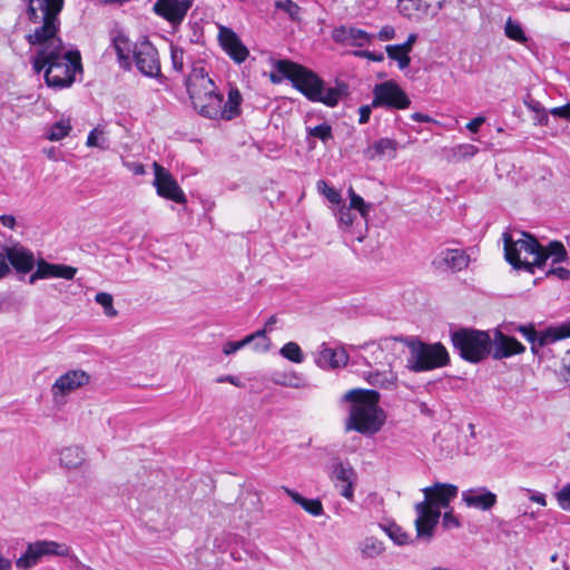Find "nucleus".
Returning a JSON list of instances; mask_svg holds the SVG:
<instances>
[{
	"label": "nucleus",
	"mask_w": 570,
	"mask_h": 570,
	"mask_svg": "<svg viewBox=\"0 0 570 570\" xmlns=\"http://www.w3.org/2000/svg\"><path fill=\"white\" fill-rule=\"evenodd\" d=\"M193 0H156L154 12L173 26H179L185 19Z\"/></svg>",
	"instance_id": "nucleus-15"
},
{
	"label": "nucleus",
	"mask_w": 570,
	"mask_h": 570,
	"mask_svg": "<svg viewBox=\"0 0 570 570\" xmlns=\"http://www.w3.org/2000/svg\"><path fill=\"white\" fill-rule=\"evenodd\" d=\"M32 67L37 73L45 71L46 83L55 89L70 87L75 81L77 71H81V58L77 50L58 49L52 51H37L32 59Z\"/></svg>",
	"instance_id": "nucleus-4"
},
{
	"label": "nucleus",
	"mask_w": 570,
	"mask_h": 570,
	"mask_svg": "<svg viewBox=\"0 0 570 570\" xmlns=\"http://www.w3.org/2000/svg\"><path fill=\"white\" fill-rule=\"evenodd\" d=\"M350 403L345 431H356L363 435L377 433L385 423L384 411L379 406L380 394L375 390L353 389L342 396Z\"/></svg>",
	"instance_id": "nucleus-2"
},
{
	"label": "nucleus",
	"mask_w": 570,
	"mask_h": 570,
	"mask_svg": "<svg viewBox=\"0 0 570 570\" xmlns=\"http://www.w3.org/2000/svg\"><path fill=\"white\" fill-rule=\"evenodd\" d=\"M469 264V256L462 249L445 248L441 250L433 261L438 268H449L452 271H462Z\"/></svg>",
	"instance_id": "nucleus-22"
},
{
	"label": "nucleus",
	"mask_w": 570,
	"mask_h": 570,
	"mask_svg": "<svg viewBox=\"0 0 570 570\" xmlns=\"http://www.w3.org/2000/svg\"><path fill=\"white\" fill-rule=\"evenodd\" d=\"M397 149V142L390 138H381L374 141L366 150L365 155L368 159H374L381 156L394 157Z\"/></svg>",
	"instance_id": "nucleus-29"
},
{
	"label": "nucleus",
	"mask_w": 570,
	"mask_h": 570,
	"mask_svg": "<svg viewBox=\"0 0 570 570\" xmlns=\"http://www.w3.org/2000/svg\"><path fill=\"white\" fill-rule=\"evenodd\" d=\"M65 0H42L38 19L29 20L37 24L32 32L26 36L30 46H39L38 51H55L63 49L65 45L58 36L60 30L59 14L62 11Z\"/></svg>",
	"instance_id": "nucleus-5"
},
{
	"label": "nucleus",
	"mask_w": 570,
	"mask_h": 570,
	"mask_svg": "<svg viewBox=\"0 0 570 570\" xmlns=\"http://www.w3.org/2000/svg\"><path fill=\"white\" fill-rule=\"evenodd\" d=\"M338 223L340 227L343 229H348L352 227L356 215L352 213V209L348 208L346 205L342 204L340 205L338 212H337Z\"/></svg>",
	"instance_id": "nucleus-46"
},
{
	"label": "nucleus",
	"mask_w": 570,
	"mask_h": 570,
	"mask_svg": "<svg viewBox=\"0 0 570 570\" xmlns=\"http://www.w3.org/2000/svg\"><path fill=\"white\" fill-rule=\"evenodd\" d=\"M373 107L406 109L411 105L406 92L393 80L376 83L373 88Z\"/></svg>",
	"instance_id": "nucleus-10"
},
{
	"label": "nucleus",
	"mask_w": 570,
	"mask_h": 570,
	"mask_svg": "<svg viewBox=\"0 0 570 570\" xmlns=\"http://www.w3.org/2000/svg\"><path fill=\"white\" fill-rule=\"evenodd\" d=\"M373 108L374 107L372 106V102L370 105H364V106L360 107V109H358V114H360L358 122L360 124L364 125L370 120L371 112H372Z\"/></svg>",
	"instance_id": "nucleus-59"
},
{
	"label": "nucleus",
	"mask_w": 570,
	"mask_h": 570,
	"mask_svg": "<svg viewBox=\"0 0 570 570\" xmlns=\"http://www.w3.org/2000/svg\"><path fill=\"white\" fill-rule=\"evenodd\" d=\"M223 95L218 91L203 97L202 102L193 104L195 110L205 118L218 119V112H222Z\"/></svg>",
	"instance_id": "nucleus-26"
},
{
	"label": "nucleus",
	"mask_w": 570,
	"mask_h": 570,
	"mask_svg": "<svg viewBox=\"0 0 570 570\" xmlns=\"http://www.w3.org/2000/svg\"><path fill=\"white\" fill-rule=\"evenodd\" d=\"M517 332L522 334L530 343H531V351L533 353H537V347H543L544 345L540 344V340L543 335V331L541 333H538L534 328L533 324H527V325H519L514 328Z\"/></svg>",
	"instance_id": "nucleus-40"
},
{
	"label": "nucleus",
	"mask_w": 570,
	"mask_h": 570,
	"mask_svg": "<svg viewBox=\"0 0 570 570\" xmlns=\"http://www.w3.org/2000/svg\"><path fill=\"white\" fill-rule=\"evenodd\" d=\"M374 38V33H368L355 27L341 26L333 31V39L336 42H343L356 47L370 45Z\"/></svg>",
	"instance_id": "nucleus-20"
},
{
	"label": "nucleus",
	"mask_w": 570,
	"mask_h": 570,
	"mask_svg": "<svg viewBox=\"0 0 570 570\" xmlns=\"http://www.w3.org/2000/svg\"><path fill=\"white\" fill-rule=\"evenodd\" d=\"M137 69L145 76L156 78L160 75V61L155 46L144 39L137 42L132 49Z\"/></svg>",
	"instance_id": "nucleus-11"
},
{
	"label": "nucleus",
	"mask_w": 570,
	"mask_h": 570,
	"mask_svg": "<svg viewBox=\"0 0 570 570\" xmlns=\"http://www.w3.org/2000/svg\"><path fill=\"white\" fill-rule=\"evenodd\" d=\"M281 355L293 362V363H302L304 361V354L299 345L295 342H288L283 345V347L279 351Z\"/></svg>",
	"instance_id": "nucleus-41"
},
{
	"label": "nucleus",
	"mask_w": 570,
	"mask_h": 570,
	"mask_svg": "<svg viewBox=\"0 0 570 570\" xmlns=\"http://www.w3.org/2000/svg\"><path fill=\"white\" fill-rule=\"evenodd\" d=\"M60 462L68 469H75L83 462V453L78 446H68L61 451Z\"/></svg>",
	"instance_id": "nucleus-35"
},
{
	"label": "nucleus",
	"mask_w": 570,
	"mask_h": 570,
	"mask_svg": "<svg viewBox=\"0 0 570 570\" xmlns=\"http://www.w3.org/2000/svg\"><path fill=\"white\" fill-rule=\"evenodd\" d=\"M318 191L326 197V199L335 205H342V196L334 187L328 186L325 180L317 181Z\"/></svg>",
	"instance_id": "nucleus-45"
},
{
	"label": "nucleus",
	"mask_w": 570,
	"mask_h": 570,
	"mask_svg": "<svg viewBox=\"0 0 570 570\" xmlns=\"http://www.w3.org/2000/svg\"><path fill=\"white\" fill-rule=\"evenodd\" d=\"M416 39H417V36L415 33H410L405 42H403L401 45H396V46L401 50H403L404 52H406L409 55V52L412 50V47L415 43Z\"/></svg>",
	"instance_id": "nucleus-60"
},
{
	"label": "nucleus",
	"mask_w": 570,
	"mask_h": 570,
	"mask_svg": "<svg viewBox=\"0 0 570 570\" xmlns=\"http://www.w3.org/2000/svg\"><path fill=\"white\" fill-rule=\"evenodd\" d=\"M90 382V375L82 370H71L60 375L51 386L55 403H63L65 397Z\"/></svg>",
	"instance_id": "nucleus-12"
},
{
	"label": "nucleus",
	"mask_w": 570,
	"mask_h": 570,
	"mask_svg": "<svg viewBox=\"0 0 570 570\" xmlns=\"http://www.w3.org/2000/svg\"><path fill=\"white\" fill-rule=\"evenodd\" d=\"M454 350L466 362L480 363L490 356L492 338L485 331L459 328L451 333Z\"/></svg>",
	"instance_id": "nucleus-8"
},
{
	"label": "nucleus",
	"mask_w": 570,
	"mask_h": 570,
	"mask_svg": "<svg viewBox=\"0 0 570 570\" xmlns=\"http://www.w3.org/2000/svg\"><path fill=\"white\" fill-rule=\"evenodd\" d=\"M71 125L69 120H59L52 124L46 134V138L51 141H58L69 135Z\"/></svg>",
	"instance_id": "nucleus-38"
},
{
	"label": "nucleus",
	"mask_w": 570,
	"mask_h": 570,
	"mask_svg": "<svg viewBox=\"0 0 570 570\" xmlns=\"http://www.w3.org/2000/svg\"><path fill=\"white\" fill-rule=\"evenodd\" d=\"M389 537L399 546L411 542L410 535L397 525H392L389 529Z\"/></svg>",
	"instance_id": "nucleus-50"
},
{
	"label": "nucleus",
	"mask_w": 570,
	"mask_h": 570,
	"mask_svg": "<svg viewBox=\"0 0 570 570\" xmlns=\"http://www.w3.org/2000/svg\"><path fill=\"white\" fill-rule=\"evenodd\" d=\"M112 46L117 53L119 62L121 65L129 63L131 47L128 37L119 32L117 36L112 38Z\"/></svg>",
	"instance_id": "nucleus-34"
},
{
	"label": "nucleus",
	"mask_w": 570,
	"mask_h": 570,
	"mask_svg": "<svg viewBox=\"0 0 570 570\" xmlns=\"http://www.w3.org/2000/svg\"><path fill=\"white\" fill-rule=\"evenodd\" d=\"M485 121V118L484 117H475L473 118L471 121H469L466 124V129L472 131V132H476L480 128V126Z\"/></svg>",
	"instance_id": "nucleus-62"
},
{
	"label": "nucleus",
	"mask_w": 570,
	"mask_h": 570,
	"mask_svg": "<svg viewBox=\"0 0 570 570\" xmlns=\"http://www.w3.org/2000/svg\"><path fill=\"white\" fill-rule=\"evenodd\" d=\"M492 338V350L490 355L493 360L509 358L525 352V346L515 337L509 336L495 330Z\"/></svg>",
	"instance_id": "nucleus-16"
},
{
	"label": "nucleus",
	"mask_w": 570,
	"mask_h": 570,
	"mask_svg": "<svg viewBox=\"0 0 570 570\" xmlns=\"http://www.w3.org/2000/svg\"><path fill=\"white\" fill-rule=\"evenodd\" d=\"M184 53L185 52L183 48L177 46L170 47L173 68L178 72H181L184 70Z\"/></svg>",
	"instance_id": "nucleus-51"
},
{
	"label": "nucleus",
	"mask_w": 570,
	"mask_h": 570,
	"mask_svg": "<svg viewBox=\"0 0 570 570\" xmlns=\"http://www.w3.org/2000/svg\"><path fill=\"white\" fill-rule=\"evenodd\" d=\"M308 136L318 138L323 142H327L333 139L332 127L327 122H322L315 127L307 128Z\"/></svg>",
	"instance_id": "nucleus-44"
},
{
	"label": "nucleus",
	"mask_w": 570,
	"mask_h": 570,
	"mask_svg": "<svg viewBox=\"0 0 570 570\" xmlns=\"http://www.w3.org/2000/svg\"><path fill=\"white\" fill-rule=\"evenodd\" d=\"M45 269L47 278H63L72 279L77 274V268L63 265V264H51L45 261Z\"/></svg>",
	"instance_id": "nucleus-33"
},
{
	"label": "nucleus",
	"mask_w": 570,
	"mask_h": 570,
	"mask_svg": "<svg viewBox=\"0 0 570 570\" xmlns=\"http://www.w3.org/2000/svg\"><path fill=\"white\" fill-rule=\"evenodd\" d=\"M566 337H570V320L559 326H550L546 328L540 340V344L549 345Z\"/></svg>",
	"instance_id": "nucleus-31"
},
{
	"label": "nucleus",
	"mask_w": 570,
	"mask_h": 570,
	"mask_svg": "<svg viewBox=\"0 0 570 570\" xmlns=\"http://www.w3.org/2000/svg\"><path fill=\"white\" fill-rule=\"evenodd\" d=\"M261 338L262 345H254L253 348L257 352H267L271 347V340L266 336V330H258L247 336H245L243 340L237 342H226L223 346V353L225 355H230L239 351L240 348L247 346L248 344L253 343L254 340Z\"/></svg>",
	"instance_id": "nucleus-24"
},
{
	"label": "nucleus",
	"mask_w": 570,
	"mask_h": 570,
	"mask_svg": "<svg viewBox=\"0 0 570 570\" xmlns=\"http://www.w3.org/2000/svg\"><path fill=\"white\" fill-rule=\"evenodd\" d=\"M102 135V131H100L98 128H95L92 129L88 137H87V142L86 145L88 147H100V148H105V146L99 142V136Z\"/></svg>",
	"instance_id": "nucleus-54"
},
{
	"label": "nucleus",
	"mask_w": 570,
	"mask_h": 570,
	"mask_svg": "<svg viewBox=\"0 0 570 570\" xmlns=\"http://www.w3.org/2000/svg\"><path fill=\"white\" fill-rule=\"evenodd\" d=\"M348 362V355L344 348H331L322 345L316 363L322 368H337L345 366Z\"/></svg>",
	"instance_id": "nucleus-25"
},
{
	"label": "nucleus",
	"mask_w": 570,
	"mask_h": 570,
	"mask_svg": "<svg viewBox=\"0 0 570 570\" xmlns=\"http://www.w3.org/2000/svg\"><path fill=\"white\" fill-rule=\"evenodd\" d=\"M237 504L242 510L239 518L245 519L246 522L256 520L262 511L261 497L253 490L243 491L237 499Z\"/></svg>",
	"instance_id": "nucleus-21"
},
{
	"label": "nucleus",
	"mask_w": 570,
	"mask_h": 570,
	"mask_svg": "<svg viewBox=\"0 0 570 570\" xmlns=\"http://www.w3.org/2000/svg\"><path fill=\"white\" fill-rule=\"evenodd\" d=\"M276 9L286 12L291 19H298L301 8L293 0H278L275 3Z\"/></svg>",
	"instance_id": "nucleus-47"
},
{
	"label": "nucleus",
	"mask_w": 570,
	"mask_h": 570,
	"mask_svg": "<svg viewBox=\"0 0 570 570\" xmlns=\"http://www.w3.org/2000/svg\"><path fill=\"white\" fill-rule=\"evenodd\" d=\"M356 56L367 58L368 60L381 62L384 60V55L382 52L362 50L355 52Z\"/></svg>",
	"instance_id": "nucleus-56"
},
{
	"label": "nucleus",
	"mask_w": 570,
	"mask_h": 570,
	"mask_svg": "<svg viewBox=\"0 0 570 570\" xmlns=\"http://www.w3.org/2000/svg\"><path fill=\"white\" fill-rule=\"evenodd\" d=\"M27 2V16L29 20L38 19V13H40V8L42 4V0H24Z\"/></svg>",
	"instance_id": "nucleus-52"
},
{
	"label": "nucleus",
	"mask_w": 570,
	"mask_h": 570,
	"mask_svg": "<svg viewBox=\"0 0 570 570\" xmlns=\"http://www.w3.org/2000/svg\"><path fill=\"white\" fill-rule=\"evenodd\" d=\"M45 259H40L37 263V269L30 275L29 283L33 284L38 279H46Z\"/></svg>",
	"instance_id": "nucleus-53"
},
{
	"label": "nucleus",
	"mask_w": 570,
	"mask_h": 570,
	"mask_svg": "<svg viewBox=\"0 0 570 570\" xmlns=\"http://www.w3.org/2000/svg\"><path fill=\"white\" fill-rule=\"evenodd\" d=\"M424 500L415 504L416 519L414 521L416 538L429 542L439 523L441 510L449 507L456 498L459 489L450 483L435 482L422 490Z\"/></svg>",
	"instance_id": "nucleus-3"
},
{
	"label": "nucleus",
	"mask_w": 570,
	"mask_h": 570,
	"mask_svg": "<svg viewBox=\"0 0 570 570\" xmlns=\"http://www.w3.org/2000/svg\"><path fill=\"white\" fill-rule=\"evenodd\" d=\"M562 368L566 376V381L570 383V352L562 360Z\"/></svg>",
	"instance_id": "nucleus-64"
},
{
	"label": "nucleus",
	"mask_w": 570,
	"mask_h": 570,
	"mask_svg": "<svg viewBox=\"0 0 570 570\" xmlns=\"http://www.w3.org/2000/svg\"><path fill=\"white\" fill-rule=\"evenodd\" d=\"M568 247L559 240H552L547 247L542 246V265L551 257L553 263H562L568 259Z\"/></svg>",
	"instance_id": "nucleus-30"
},
{
	"label": "nucleus",
	"mask_w": 570,
	"mask_h": 570,
	"mask_svg": "<svg viewBox=\"0 0 570 570\" xmlns=\"http://www.w3.org/2000/svg\"><path fill=\"white\" fill-rule=\"evenodd\" d=\"M243 97L237 88H230L228 91L227 101L222 102V112H218V119L232 120L238 117L242 112L240 105Z\"/></svg>",
	"instance_id": "nucleus-27"
},
{
	"label": "nucleus",
	"mask_w": 570,
	"mask_h": 570,
	"mask_svg": "<svg viewBox=\"0 0 570 570\" xmlns=\"http://www.w3.org/2000/svg\"><path fill=\"white\" fill-rule=\"evenodd\" d=\"M381 41L392 40L395 37V30L392 26H384L376 36Z\"/></svg>",
	"instance_id": "nucleus-58"
},
{
	"label": "nucleus",
	"mask_w": 570,
	"mask_h": 570,
	"mask_svg": "<svg viewBox=\"0 0 570 570\" xmlns=\"http://www.w3.org/2000/svg\"><path fill=\"white\" fill-rule=\"evenodd\" d=\"M274 67L277 72L288 79L293 87L309 101L335 107L342 97L346 95V86L344 83L325 88L324 81L314 71L291 60H277Z\"/></svg>",
	"instance_id": "nucleus-1"
},
{
	"label": "nucleus",
	"mask_w": 570,
	"mask_h": 570,
	"mask_svg": "<svg viewBox=\"0 0 570 570\" xmlns=\"http://www.w3.org/2000/svg\"><path fill=\"white\" fill-rule=\"evenodd\" d=\"M550 114L554 117L570 119V104H566L560 107H554L550 110Z\"/></svg>",
	"instance_id": "nucleus-57"
},
{
	"label": "nucleus",
	"mask_w": 570,
	"mask_h": 570,
	"mask_svg": "<svg viewBox=\"0 0 570 570\" xmlns=\"http://www.w3.org/2000/svg\"><path fill=\"white\" fill-rule=\"evenodd\" d=\"M348 196L350 206L347 207L351 208L352 210H357L361 217L366 222L370 216L372 205L365 203L364 199L360 195H357L352 187L348 188Z\"/></svg>",
	"instance_id": "nucleus-37"
},
{
	"label": "nucleus",
	"mask_w": 570,
	"mask_h": 570,
	"mask_svg": "<svg viewBox=\"0 0 570 570\" xmlns=\"http://www.w3.org/2000/svg\"><path fill=\"white\" fill-rule=\"evenodd\" d=\"M70 552V547L63 542L37 540L28 544L26 552L16 560V567L19 570H29L43 557H68Z\"/></svg>",
	"instance_id": "nucleus-9"
},
{
	"label": "nucleus",
	"mask_w": 570,
	"mask_h": 570,
	"mask_svg": "<svg viewBox=\"0 0 570 570\" xmlns=\"http://www.w3.org/2000/svg\"><path fill=\"white\" fill-rule=\"evenodd\" d=\"M218 40L222 48L235 62L242 63L248 57V49L233 29L219 27Z\"/></svg>",
	"instance_id": "nucleus-18"
},
{
	"label": "nucleus",
	"mask_w": 570,
	"mask_h": 570,
	"mask_svg": "<svg viewBox=\"0 0 570 570\" xmlns=\"http://www.w3.org/2000/svg\"><path fill=\"white\" fill-rule=\"evenodd\" d=\"M95 302L104 308V314L114 318L118 316V311L114 307V297L111 294L106 292H99L95 296Z\"/></svg>",
	"instance_id": "nucleus-42"
},
{
	"label": "nucleus",
	"mask_w": 570,
	"mask_h": 570,
	"mask_svg": "<svg viewBox=\"0 0 570 570\" xmlns=\"http://www.w3.org/2000/svg\"><path fill=\"white\" fill-rule=\"evenodd\" d=\"M502 237L505 259L515 269L533 273V266H542V246L530 233L505 232Z\"/></svg>",
	"instance_id": "nucleus-6"
},
{
	"label": "nucleus",
	"mask_w": 570,
	"mask_h": 570,
	"mask_svg": "<svg viewBox=\"0 0 570 570\" xmlns=\"http://www.w3.org/2000/svg\"><path fill=\"white\" fill-rule=\"evenodd\" d=\"M556 499L562 510L570 512V483L564 484L556 493Z\"/></svg>",
	"instance_id": "nucleus-49"
},
{
	"label": "nucleus",
	"mask_w": 570,
	"mask_h": 570,
	"mask_svg": "<svg viewBox=\"0 0 570 570\" xmlns=\"http://www.w3.org/2000/svg\"><path fill=\"white\" fill-rule=\"evenodd\" d=\"M443 525L445 528H458L460 527V522L451 512H445L443 515Z\"/></svg>",
	"instance_id": "nucleus-61"
},
{
	"label": "nucleus",
	"mask_w": 570,
	"mask_h": 570,
	"mask_svg": "<svg viewBox=\"0 0 570 570\" xmlns=\"http://www.w3.org/2000/svg\"><path fill=\"white\" fill-rule=\"evenodd\" d=\"M282 489L296 504L301 505L307 513L314 517L323 514V504L318 499H306L298 492L287 487H282Z\"/></svg>",
	"instance_id": "nucleus-28"
},
{
	"label": "nucleus",
	"mask_w": 570,
	"mask_h": 570,
	"mask_svg": "<svg viewBox=\"0 0 570 570\" xmlns=\"http://www.w3.org/2000/svg\"><path fill=\"white\" fill-rule=\"evenodd\" d=\"M462 501L469 508L488 511L497 504V494L484 487H480L463 491Z\"/></svg>",
	"instance_id": "nucleus-19"
},
{
	"label": "nucleus",
	"mask_w": 570,
	"mask_h": 570,
	"mask_svg": "<svg viewBox=\"0 0 570 570\" xmlns=\"http://www.w3.org/2000/svg\"><path fill=\"white\" fill-rule=\"evenodd\" d=\"M6 257L13 268L22 274L29 273L35 266V256L32 252L22 246L7 247Z\"/></svg>",
	"instance_id": "nucleus-23"
},
{
	"label": "nucleus",
	"mask_w": 570,
	"mask_h": 570,
	"mask_svg": "<svg viewBox=\"0 0 570 570\" xmlns=\"http://www.w3.org/2000/svg\"><path fill=\"white\" fill-rule=\"evenodd\" d=\"M385 51L390 59L397 61V66L401 70H404L410 66V56L403 50H401L396 45L386 46Z\"/></svg>",
	"instance_id": "nucleus-43"
},
{
	"label": "nucleus",
	"mask_w": 570,
	"mask_h": 570,
	"mask_svg": "<svg viewBox=\"0 0 570 570\" xmlns=\"http://www.w3.org/2000/svg\"><path fill=\"white\" fill-rule=\"evenodd\" d=\"M332 479L340 494L345 499L353 501L354 487L356 483V472L350 463L336 462L333 465Z\"/></svg>",
	"instance_id": "nucleus-17"
},
{
	"label": "nucleus",
	"mask_w": 570,
	"mask_h": 570,
	"mask_svg": "<svg viewBox=\"0 0 570 570\" xmlns=\"http://www.w3.org/2000/svg\"><path fill=\"white\" fill-rule=\"evenodd\" d=\"M479 148L472 144H461L453 148V155L458 159H466L476 155Z\"/></svg>",
	"instance_id": "nucleus-48"
},
{
	"label": "nucleus",
	"mask_w": 570,
	"mask_h": 570,
	"mask_svg": "<svg viewBox=\"0 0 570 570\" xmlns=\"http://www.w3.org/2000/svg\"><path fill=\"white\" fill-rule=\"evenodd\" d=\"M125 166L137 176L145 174V167L141 163H125Z\"/></svg>",
	"instance_id": "nucleus-63"
},
{
	"label": "nucleus",
	"mask_w": 570,
	"mask_h": 570,
	"mask_svg": "<svg viewBox=\"0 0 570 570\" xmlns=\"http://www.w3.org/2000/svg\"><path fill=\"white\" fill-rule=\"evenodd\" d=\"M504 35L519 43H527L529 38L527 37L521 23L512 18H509L504 24Z\"/></svg>",
	"instance_id": "nucleus-36"
},
{
	"label": "nucleus",
	"mask_w": 570,
	"mask_h": 570,
	"mask_svg": "<svg viewBox=\"0 0 570 570\" xmlns=\"http://www.w3.org/2000/svg\"><path fill=\"white\" fill-rule=\"evenodd\" d=\"M185 85L191 104H195V101L202 102L203 97L217 91L215 82L202 66L193 67L185 80Z\"/></svg>",
	"instance_id": "nucleus-13"
},
{
	"label": "nucleus",
	"mask_w": 570,
	"mask_h": 570,
	"mask_svg": "<svg viewBox=\"0 0 570 570\" xmlns=\"http://www.w3.org/2000/svg\"><path fill=\"white\" fill-rule=\"evenodd\" d=\"M384 549L383 542L374 537H367L358 542V551L364 559H374L381 556Z\"/></svg>",
	"instance_id": "nucleus-32"
},
{
	"label": "nucleus",
	"mask_w": 570,
	"mask_h": 570,
	"mask_svg": "<svg viewBox=\"0 0 570 570\" xmlns=\"http://www.w3.org/2000/svg\"><path fill=\"white\" fill-rule=\"evenodd\" d=\"M396 340L407 346L410 352L407 367L413 372L432 371L450 363V355L440 342L430 344L413 336Z\"/></svg>",
	"instance_id": "nucleus-7"
},
{
	"label": "nucleus",
	"mask_w": 570,
	"mask_h": 570,
	"mask_svg": "<svg viewBox=\"0 0 570 570\" xmlns=\"http://www.w3.org/2000/svg\"><path fill=\"white\" fill-rule=\"evenodd\" d=\"M548 276H556L559 279L567 281L570 278V269L566 267H554L548 271Z\"/></svg>",
	"instance_id": "nucleus-55"
},
{
	"label": "nucleus",
	"mask_w": 570,
	"mask_h": 570,
	"mask_svg": "<svg viewBox=\"0 0 570 570\" xmlns=\"http://www.w3.org/2000/svg\"><path fill=\"white\" fill-rule=\"evenodd\" d=\"M154 186L156 187L157 194L160 197L173 200L177 204H185L187 202L186 195L169 170L165 169L157 163L154 164Z\"/></svg>",
	"instance_id": "nucleus-14"
},
{
	"label": "nucleus",
	"mask_w": 570,
	"mask_h": 570,
	"mask_svg": "<svg viewBox=\"0 0 570 570\" xmlns=\"http://www.w3.org/2000/svg\"><path fill=\"white\" fill-rule=\"evenodd\" d=\"M367 381L371 385L381 387V389H392L395 386L396 377L391 372L384 373H370Z\"/></svg>",
	"instance_id": "nucleus-39"
}]
</instances>
